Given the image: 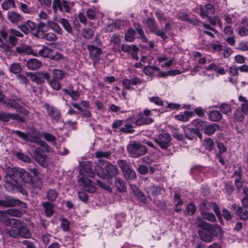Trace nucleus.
<instances>
[{
    "instance_id": "nucleus-1",
    "label": "nucleus",
    "mask_w": 248,
    "mask_h": 248,
    "mask_svg": "<svg viewBox=\"0 0 248 248\" xmlns=\"http://www.w3.org/2000/svg\"><path fill=\"white\" fill-rule=\"evenodd\" d=\"M20 168L7 167L5 170V187L8 190H12L18 185L17 178L19 177Z\"/></svg>"
},
{
    "instance_id": "nucleus-2",
    "label": "nucleus",
    "mask_w": 248,
    "mask_h": 248,
    "mask_svg": "<svg viewBox=\"0 0 248 248\" xmlns=\"http://www.w3.org/2000/svg\"><path fill=\"white\" fill-rule=\"evenodd\" d=\"M127 150L131 157L137 158L144 155L148 149L145 145L139 142H133L128 145Z\"/></svg>"
},
{
    "instance_id": "nucleus-3",
    "label": "nucleus",
    "mask_w": 248,
    "mask_h": 248,
    "mask_svg": "<svg viewBox=\"0 0 248 248\" xmlns=\"http://www.w3.org/2000/svg\"><path fill=\"white\" fill-rule=\"evenodd\" d=\"M33 56H40L44 58H48L54 61L61 60L62 57V55L61 53L58 52H54L52 49L45 46H43L42 48L38 52H34Z\"/></svg>"
},
{
    "instance_id": "nucleus-4",
    "label": "nucleus",
    "mask_w": 248,
    "mask_h": 248,
    "mask_svg": "<svg viewBox=\"0 0 248 248\" xmlns=\"http://www.w3.org/2000/svg\"><path fill=\"white\" fill-rule=\"evenodd\" d=\"M155 144L162 150H167L170 145L171 137L168 133L162 132L154 138Z\"/></svg>"
},
{
    "instance_id": "nucleus-5",
    "label": "nucleus",
    "mask_w": 248,
    "mask_h": 248,
    "mask_svg": "<svg viewBox=\"0 0 248 248\" xmlns=\"http://www.w3.org/2000/svg\"><path fill=\"white\" fill-rule=\"evenodd\" d=\"M3 222L6 226H11L8 231V233L11 237L17 238L19 237V229L21 221L14 218H4Z\"/></svg>"
},
{
    "instance_id": "nucleus-6",
    "label": "nucleus",
    "mask_w": 248,
    "mask_h": 248,
    "mask_svg": "<svg viewBox=\"0 0 248 248\" xmlns=\"http://www.w3.org/2000/svg\"><path fill=\"white\" fill-rule=\"evenodd\" d=\"M145 24L151 32L155 33V35L161 37L163 39L167 38L165 34L163 31L159 30L158 25L154 17H147L145 21Z\"/></svg>"
},
{
    "instance_id": "nucleus-7",
    "label": "nucleus",
    "mask_w": 248,
    "mask_h": 248,
    "mask_svg": "<svg viewBox=\"0 0 248 248\" xmlns=\"http://www.w3.org/2000/svg\"><path fill=\"white\" fill-rule=\"evenodd\" d=\"M200 126L202 127L205 126V122L202 121L198 122L196 124L197 128L184 127L183 130L186 138L188 140H192L194 139L196 136H198L201 139L202 135L197 129V128H200Z\"/></svg>"
},
{
    "instance_id": "nucleus-8",
    "label": "nucleus",
    "mask_w": 248,
    "mask_h": 248,
    "mask_svg": "<svg viewBox=\"0 0 248 248\" xmlns=\"http://www.w3.org/2000/svg\"><path fill=\"white\" fill-rule=\"evenodd\" d=\"M15 206H19L21 208L24 209L27 208L26 203L12 197H8L3 200H0V207H10Z\"/></svg>"
},
{
    "instance_id": "nucleus-9",
    "label": "nucleus",
    "mask_w": 248,
    "mask_h": 248,
    "mask_svg": "<svg viewBox=\"0 0 248 248\" xmlns=\"http://www.w3.org/2000/svg\"><path fill=\"white\" fill-rule=\"evenodd\" d=\"M33 155L36 161L44 167L47 166V155L44 153L43 149L37 147L33 152Z\"/></svg>"
},
{
    "instance_id": "nucleus-10",
    "label": "nucleus",
    "mask_w": 248,
    "mask_h": 248,
    "mask_svg": "<svg viewBox=\"0 0 248 248\" xmlns=\"http://www.w3.org/2000/svg\"><path fill=\"white\" fill-rule=\"evenodd\" d=\"M78 183L83 190L91 193L95 192V187L89 179L83 177L78 180Z\"/></svg>"
},
{
    "instance_id": "nucleus-11",
    "label": "nucleus",
    "mask_w": 248,
    "mask_h": 248,
    "mask_svg": "<svg viewBox=\"0 0 248 248\" xmlns=\"http://www.w3.org/2000/svg\"><path fill=\"white\" fill-rule=\"evenodd\" d=\"M46 109L48 115L53 120L58 122L61 118L60 111L56 108L50 106L48 104L44 105Z\"/></svg>"
},
{
    "instance_id": "nucleus-12",
    "label": "nucleus",
    "mask_w": 248,
    "mask_h": 248,
    "mask_svg": "<svg viewBox=\"0 0 248 248\" xmlns=\"http://www.w3.org/2000/svg\"><path fill=\"white\" fill-rule=\"evenodd\" d=\"M215 230L211 231L207 230H202L199 231V234L201 240L205 242L209 243L212 241L213 236H216L217 234L214 233Z\"/></svg>"
},
{
    "instance_id": "nucleus-13",
    "label": "nucleus",
    "mask_w": 248,
    "mask_h": 248,
    "mask_svg": "<svg viewBox=\"0 0 248 248\" xmlns=\"http://www.w3.org/2000/svg\"><path fill=\"white\" fill-rule=\"evenodd\" d=\"M36 31L34 35L37 38L43 39L47 31V27L43 22H40L37 24Z\"/></svg>"
},
{
    "instance_id": "nucleus-14",
    "label": "nucleus",
    "mask_w": 248,
    "mask_h": 248,
    "mask_svg": "<svg viewBox=\"0 0 248 248\" xmlns=\"http://www.w3.org/2000/svg\"><path fill=\"white\" fill-rule=\"evenodd\" d=\"M7 18L11 23L17 24L22 21L23 16L17 12L9 11L7 13Z\"/></svg>"
},
{
    "instance_id": "nucleus-15",
    "label": "nucleus",
    "mask_w": 248,
    "mask_h": 248,
    "mask_svg": "<svg viewBox=\"0 0 248 248\" xmlns=\"http://www.w3.org/2000/svg\"><path fill=\"white\" fill-rule=\"evenodd\" d=\"M145 190L149 194L157 196L161 194L162 188L160 186H155V185H150L147 186L145 187Z\"/></svg>"
},
{
    "instance_id": "nucleus-16",
    "label": "nucleus",
    "mask_w": 248,
    "mask_h": 248,
    "mask_svg": "<svg viewBox=\"0 0 248 248\" xmlns=\"http://www.w3.org/2000/svg\"><path fill=\"white\" fill-rule=\"evenodd\" d=\"M200 11L202 16H206L208 15H213L215 13V9L213 5L207 4L204 7H201Z\"/></svg>"
},
{
    "instance_id": "nucleus-17",
    "label": "nucleus",
    "mask_w": 248,
    "mask_h": 248,
    "mask_svg": "<svg viewBox=\"0 0 248 248\" xmlns=\"http://www.w3.org/2000/svg\"><path fill=\"white\" fill-rule=\"evenodd\" d=\"M12 108H14L17 111H21L22 106L21 105H25V103L20 98H16L15 100H10L7 104Z\"/></svg>"
},
{
    "instance_id": "nucleus-18",
    "label": "nucleus",
    "mask_w": 248,
    "mask_h": 248,
    "mask_svg": "<svg viewBox=\"0 0 248 248\" xmlns=\"http://www.w3.org/2000/svg\"><path fill=\"white\" fill-rule=\"evenodd\" d=\"M26 65L29 69L34 70L41 66L42 62L37 59H31L27 62Z\"/></svg>"
},
{
    "instance_id": "nucleus-19",
    "label": "nucleus",
    "mask_w": 248,
    "mask_h": 248,
    "mask_svg": "<svg viewBox=\"0 0 248 248\" xmlns=\"http://www.w3.org/2000/svg\"><path fill=\"white\" fill-rule=\"evenodd\" d=\"M16 51L20 55L30 54L33 55L34 52L31 48L27 45H22L16 47Z\"/></svg>"
},
{
    "instance_id": "nucleus-20",
    "label": "nucleus",
    "mask_w": 248,
    "mask_h": 248,
    "mask_svg": "<svg viewBox=\"0 0 248 248\" xmlns=\"http://www.w3.org/2000/svg\"><path fill=\"white\" fill-rule=\"evenodd\" d=\"M105 170L107 175L111 177L116 176L119 172L118 169L116 166L110 163H108L106 165Z\"/></svg>"
},
{
    "instance_id": "nucleus-21",
    "label": "nucleus",
    "mask_w": 248,
    "mask_h": 248,
    "mask_svg": "<svg viewBox=\"0 0 248 248\" xmlns=\"http://www.w3.org/2000/svg\"><path fill=\"white\" fill-rule=\"evenodd\" d=\"M114 186L119 192H124L126 191V186L122 178L116 177L114 180Z\"/></svg>"
},
{
    "instance_id": "nucleus-22",
    "label": "nucleus",
    "mask_w": 248,
    "mask_h": 248,
    "mask_svg": "<svg viewBox=\"0 0 248 248\" xmlns=\"http://www.w3.org/2000/svg\"><path fill=\"white\" fill-rule=\"evenodd\" d=\"M42 206L46 216L47 217L52 216L54 214V204L48 202H45L42 203Z\"/></svg>"
},
{
    "instance_id": "nucleus-23",
    "label": "nucleus",
    "mask_w": 248,
    "mask_h": 248,
    "mask_svg": "<svg viewBox=\"0 0 248 248\" xmlns=\"http://www.w3.org/2000/svg\"><path fill=\"white\" fill-rule=\"evenodd\" d=\"M238 101L241 103L240 110L246 115H248V100L245 97L241 95L238 97Z\"/></svg>"
},
{
    "instance_id": "nucleus-24",
    "label": "nucleus",
    "mask_w": 248,
    "mask_h": 248,
    "mask_svg": "<svg viewBox=\"0 0 248 248\" xmlns=\"http://www.w3.org/2000/svg\"><path fill=\"white\" fill-rule=\"evenodd\" d=\"M19 177L23 182L26 183H30L32 180V178L29 172L23 169H20Z\"/></svg>"
},
{
    "instance_id": "nucleus-25",
    "label": "nucleus",
    "mask_w": 248,
    "mask_h": 248,
    "mask_svg": "<svg viewBox=\"0 0 248 248\" xmlns=\"http://www.w3.org/2000/svg\"><path fill=\"white\" fill-rule=\"evenodd\" d=\"M20 118L19 115L10 113L0 112V120L3 122H8L10 119L13 120H18Z\"/></svg>"
},
{
    "instance_id": "nucleus-26",
    "label": "nucleus",
    "mask_w": 248,
    "mask_h": 248,
    "mask_svg": "<svg viewBox=\"0 0 248 248\" xmlns=\"http://www.w3.org/2000/svg\"><path fill=\"white\" fill-rule=\"evenodd\" d=\"M87 48L90 52L92 58L93 59L97 58L102 53L101 48L93 45L88 46Z\"/></svg>"
},
{
    "instance_id": "nucleus-27",
    "label": "nucleus",
    "mask_w": 248,
    "mask_h": 248,
    "mask_svg": "<svg viewBox=\"0 0 248 248\" xmlns=\"http://www.w3.org/2000/svg\"><path fill=\"white\" fill-rule=\"evenodd\" d=\"M65 93L69 95L73 100L77 101L79 97V93L78 91H74L71 87L68 89H63Z\"/></svg>"
},
{
    "instance_id": "nucleus-28",
    "label": "nucleus",
    "mask_w": 248,
    "mask_h": 248,
    "mask_svg": "<svg viewBox=\"0 0 248 248\" xmlns=\"http://www.w3.org/2000/svg\"><path fill=\"white\" fill-rule=\"evenodd\" d=\"M134 27L140 35V38L142 40V41L143 42H147L148 39L144 34V31L140 24L139 23H135L134 24Z\"/></svg>"
},
{
    "instance_id": "nucleus-29",
    "label": "nucleus",
    "mask_w": 248,
    "mask_h": 248,
    "mask_svg": "<svg viewBox=\"0 0 248 248\" xmlns=\"http://www.w3.org/2000/svg\"><path fill=\"white\" fill-rule=\"evenodd\" d=\"M193 115V113L191 111H186L184 114H181L175 116L176 119L183 122L188 121L189 118Z\"/></svg>"
},
{
    "instance_id": "nucleus-30",
    "label": "nucleus",
    "mask_w": 248,
    "mask_h": 248,
    "mask_svg": "<svg viewBox=\"0 0 248 248\" xmlns=\"http://www.w3.org/2000/svg\"><path fill=\"white\" fill-rule=\"evenodd\" d=\"M222 118L221 113L218 110L211 111L209 113V118L212 121L218 122Z\"/></svg>"
},
{
    "instance_id": "nucleus-31",
    "label": "nucleus",
    "mask_w": 248,
    "mask_h": 248,
    "mask_svg": "<svg viewBox=\"0 0 248 248\" xmlns=\"http://www.w3.org/2000/svg\"><path fill=\"white\" fill-rule=\"evenodd\" d=\"M123 172L126 179L131 180L136 179L137 178L136 173L132 168H128L127 170H125Z\"/></svg>"
},
{
    "instance_id": "nucleus-32",
    "label": "nucleus",
    "mask_w": 248,
    "mask_h": 248,
    "mask_svg": "<svg viewBox=\"0 0 248 248\" xmlns=\"http://www.w3.org/2000/svg\"><path fill=\"white\" fill-rule=\"evenodd\" d=\"M136 32L135 30L132 28L129 29L124 35V39L126 41L132 42L135 38Z\"/></svg>"
},
{
    "instance_id": "nucleus-33",
    "label": "nucleus",
    "mask_w": 248,
    "mask_h": 248,
    "mask_svg": "<svg viewBox=\"0 0 248 248\" xmlns=\"http://www.w3.org/2000/svg\"><path fill=\"white\" fill-rule=\"evenodd\" d=\"M121 49L123 52L128 53H130L132 51H139V48L135 45L123 44L121 46Z\"/></svg>"
},
{
    "instance_id": "nucleus-34",
    "label": "nucleus",
    "mask_w": 248,
    "mask_h": 248,
    "mask_svg": "<svg viewBox=\"0 0 248 248\" xmlns=\"http://www.w3.org/2000/svg\"><path fill=\"white\" fill-rule=\"evenodd\" d=\"M47 23L48 27L51 28L55 32L60 35L62 34V31L57 23L51 20H48Z\"/></svg>"
},
{
    "instance_id": "nucleus-35",
    "label": "nucleus",
    "mask_w": 248,
    "mask_h": 248,
    "mask_svg": "<svg viewBox=\"0 0 248 248\" xmlns=\"http://www.w3.org/2000/svg\"><path fill=\"white\" fill-rule=\"evenodd\" d=\"M19 236L25 238H29L31 236V233L29 230L26 227L22 226L21 223L20 224L19 229Z\"/></svg>"
},
{
    "instance_id": "nucleus-36",
    "label": "nucleus",
    "mask_w": 248,
    "mask_h": 248,
    "mask_svg": "<svg viewBox=\"0 0 248 248\" xmlns=\"http://www.w3.org/2000/svg\"><path fill=\"white\" fill-rule=\"evenodd\" d=\"M245 115L242 110L237 109L233 113V119L238 122H243L245 118Z\"/></svg>"
},
{
    "instance_id": "nucleus-37",
    "label": "nucleus",
    "mask_w": 248,
    "mask_h": 248,
    "mask_svg": "<svg viewBox=\"0 0 248 248\" xmlns=\"http://www.w3.org/2000/svg\"><path fill=\"white\" fill-rule=\"evenodd\" d=\"M159 68L155 66H147L143 68L144 73L147 76H153L155 71H159Z\"/></svg>"
},
{
    "instance_id": "nucleus-38",
    "label": "nucleus",
    "mask_w": 248,
    "mask_h": 248,
    "mask_svg": "<svg viewBox=\"0 0 248 248\" xmlns=\"http://www.w3.org/2000/svg\"><path fill=\"white\" fill-rule=\"evenodd\" d=\"M27 76L29 77L32 81L38 84H41L44 81V80H42L39 73L35 74L28 73L27 74Z\"/></svg>"
},
{
    "instance_id": "nucleus-39",
    "label": "nucleus",
    "mask_w": 248,
    "mask_h": 248,
    "mask_svg": "<svg viewBox=\"0 0 248 248\" xmlns=\"http://www.w3.org/2000/svg\"><path fill=\"white\" fill-rule=\"evenodd\" d=\"M2 8L4 10H8L16 7L14 0H5L1 3Z\"/></svg>"
},
{
    "instance_id": "nucleus-40",
    "label": "nucleus",
    "mask_w": 248,
    "mask_h": 248,
    "mask_svg": "<svg viewBox=\"0 0 248 248\" xmlns=\"http://www.w3.org/2000/svg\"><path fill=\"white\" fill-rule=\"evenodd\" d=\"M53 78L58 80H62L64 77L65 74L60 69H54L52 72Z\"/></svg>"
},
{
    "instance_id": "nucleus-41",
    "label": "nucleus",
    "mask_w": 248,
    "mask_h": 248,
    "mask_svg": "<svg viewBox=\"0 0 248 248\" xmlns=\"http://www.w3.org/2000/svg\"><path fill=\"white\" fill-rule=\"evenodd\" d=\"M217 128H218V125L217 124H213L205 126L204 132L207 135H211L215 132Z\"/></svg>"
},
{
    "instance_id": "nucleus-42",
    "label": "nucleus",
    "mask_w": 248,
    "mask_h": 248,
    "mask_svg": "<svg viewBox=\"0 0 248 248\" xmlns=\"http://www.w3.org/2000/svg\"><path fill=\"white\" fill-rule=\"evenodd\" d=\"M236 214L241 219L247 220L248 218V211L243 207H239Z\"/></svg>"
},
{
    "instance_id": "nucleus-43",
    "label": "nucleus",
    "mask_w": 248,
    "mask_h": 248,
    "mask_svg": "<svg viewBox=\"0 0 248 248\" xmlns=\"http://www.w3.org/2000/svg\"><path fill=\"white\" fill-rule=\"evenodd\" d=\"M153 120L150 118H144L141 117L138 119L136 121V124L139 126L143 124H148L153 123Z\"/></svg>"
},
{
    "instance_id": "nucleus-44",
    "label": "nucleus",
    "mask_w": 248,
    "mask_h": 248,
    "mask_svg": "<svg viewBox=\"0 0 248 248\" xmlns=\"http://www.w3.org/2000/svg\"><path fill=\"white\" fill-rule=\"evenodd\" d=\"M4 213L7 214L10 216L16 217H20L22 215V213L20 211L15 208L9 209L4 211Z\"/></svg>"
},
{
    "instance_id": "nucleus-45",
    "label": "nucleus",
    "mask_w": 248,
    "mask_h": 248,
    "mask_svg": "<svg viewBox=\"0 0 248 248\" xmlns=\"http://www.w3.org/2000/svg\"><path fill=\"white\" fill-rule=\"evenodd\" d=\"M9 69L11 73L15 74H17L22 71L20 64L17 62L12 63Z\"/></svg>"
},
{
    "instance_id": "nucleus-46",
    "label": "nucleus",
    "mask_w": 248,
    "mask_h": 248,
    "mask_svg": "<svg viewBox=\"0 0 248 248\" xmlns=\"http://www.w3.org/2000/svg\"><path fill=\"white\" fill-rule=\"evenodd\" d=\"M176 17L179 20L182 21H188L191 23H193L194 21L188 18V15L183 12H179L176 15Z\"/></svg>"
},
{
    "instance_id": "nucleus-47",
    "label": "nucleus",
    "mask_w": 248,
    "mask_h": 248,
    "mask_svg": "<svg viewBox=\"0 0 248 248\" xmlns=\"http://www.w3.org/2000/svg\"><path fill=\"white\" fill-rule=\"evenodd\" d=\"M134 131L133 126L130 124H127L119 128V132L124 133H132Z\"/></svg>"
},
{
    "instance_id": "nucleus-48",
    "label": "nucleus",
    "mask_w": 248,
    "mask_h": 248,
    "mask_svg": "<svg viewBox=\"0 0 248 248\" xmlns=\"http://www.w3.org/2000/svg\"><path fill=\"white\" fill-rule=\"evenodd\" d=\"M82 34L84 38L90 39L93 37L94 31L90 28L84 29L82 30Z\"/></svg>"
},
{
    "instance_id": "nucleus-49",
    "label": "nucleus",
    "mask_w": 248,
    "mask_h": 248,
    "mask_svg": "<svg viewBox=\"0 0 248 248\" xmlns=\"http://www.w3.org/2000/svg\"><path fill=\"white\" fill-rule=\"evenodd\" d=\"M48 200L50 201H54L58 197V193L54 189H49L46 194Z\"/></svg>"
},
{
    "instance_id": "nucleus-50",
    "label": "nucleus",
    "mask_w": 248,
    "mask_h": 248,
    "mask_svg": "<svg viewBox=\"0 0 248 248\" xmlns=\"http://www.w3.org/2000/svg\"><path fill=\"white\" fill-rule=\"evenodd\" d=\"M43 136L46 141L51 142L53 145H55L56 144L55 141L56 138L52 134L44 132L43 133Z\"/></svg>"
},
{
    "instance_id": "nucleus-51",
    "label": "nucleus",
    "mask_w": 248,
    "mask_h": 248,
    "mask_svg": "<svg viewBox=\"0 0 248 248\" xmlns=\"http://www.w3.org/2000/svg\"><path fill=\"white\" fill-rule=\"evenodd\" d=\"M43 39H46L48 41L54 42L58 40V37L53 32H48L46 33L45 37H43Z\"/></svg>"
},
{
    "instance_id": "nucleus-52",
    "label": "nucleus",
    "mask_w": 248,
    "mask_h": 248,
    "mask_svg": "<svg viewBox=\"0 0 248 248\" xmlns=\"http://www.w3.org/2000/svg\"><path fill=\"white\" fill-rule=\"evenodd\" d=\"M219 109L225 114H227L232 111V108L230 105L226 103H222L219 107Z\"/></svg>"
},
{
    "instance_id": "nucleus-53",
    "label": "nucleus",
    "mask_w": 248,
    "mask_h": 248,
    "mask_svg": "<svg viewBox=\"0 0 248 248\" xmlns=\"http://www.w3.org/2000/svg\"><path fill=\"white\" fill-rule=\"evenodd\" d=\"M16 156L17 157V158L22 161L29 163L31 161V158L27 155L20 153V152H17L16 153Z\"/></svg>"
},
{
    "instance_id": "nucleus-54",
    "label": "nucleus",
    "mask_w": 248,
    "mask_h": 248,
    "mask_svg": "<svg viewBox=\"0 0 248 248\" xmlns=\"http://www.w3.org/2000/svg\"><path fill=\"white\" fill-rule=\"evenodd\" d=\"M13 134H15L16 136H18L19 137L22 138L23 140H24L26 141H29L30 138L28 134L22 132L19 130H16L14 131L13 132Z\"/></svg>"
},
{
    "instance_id": "nucleus-55",
    "label": "nucleus",
    "mask_w": 248,
    "mask_h": 248,
    "mask_svg": "<svg viewBox=\"0 0 248 248\" xmlns=\"http://www.w3.org/2000/svg\"><path fill=\"white\" fill-rule=\"evenodd\" d=\"M202 217L203 219L208 220L211 222H214L216 221V217L215 215L213 213H209L207 212H204L202 213Z\"/></svg>"
},
{
    "instance_id": "nucleus-56",
    "label": "nucleus",
    "mask_w": 248,
    "mask_h": 248,
    "mask_svg": "<svg viewBox=\"0 0 248 248\" xmlns=\"http://www.w3.org/2000/svg\"><path fill=\"white\" fill-rule=\"evenodd\" d=\"M59 80L52 78L49 81V85L55 90H59L61 88V84L59 81Z\"/></svg>"
},
{
    "instance_id": "nucleus-57",
    "label": "nucleus",
    "mask_w": 248,
    "mask_h": 248,
    "mask_svg": "<svg viewBox=\"0 0 248 248\" xmlns=\"http://www.w3.org/2000/svg\"><path fill=\"white\" fill-rule=\"evenodd\" d=\"M120 29V25L117 23H112L107 26L106 29V32H113L116 29Z\"/></svg>"
},
{
    "instance_id": "nucleus-58",
    "label": "nucleus",
    "mask_w": 248,
    "mask_h": 248,
    "mask_svg": "<svg viewBox=\"0 0 248 248\" xmlns=\"http://www.w3.org/2000/svg\"><path fill=\"white\" fill-rule=\"evenodd\" d=\"M27 26L28 27L29 32H31L33 35L36 31L37 24L30 20L27 21Z\"/></svg>"
},
{
    "instance_id": "nucleus-59",
    "label": "nucleus",
    "mask_w": 248,
    "mask_h": 248,
    "mask_svg": "<svg viewBox=\"0 0 248 248\" xmlns=\"http://www.w3.org/2000/svg\"><path fill=\"white\" fill-rule=\"evenodd\" d=\"M32 187L36 188L38 189H41L43 186V183L40 178H37L32 180V182H30Z\"/></svg>"
},
{
    "instance_id": "nucleus-60",
    "label": "nucleus",
    "mask_w": 248,
    "mask_h": 248,
    "mask_svg": "<svg viewBox=\"0 0 248 248\" xmlns=\"http://www.w3.org/2000/svg\"><path fill=\"white\" fill-rule=\"evenodd\" d=\"M61 23L64 29L68 32L71 33L72 32V28L69 23L68 21L62 18L61 20Z\"/></svg>"
},
{
    "instance_id": "nucleus-61",
    "label": "nucleus",
    "mask_w": 248,
    "mask_h": 248,
    "mask_svg": "<svg viewBox=\"0 0 248 248\" xmlns=\"http://www.w3.org/2000/svg\"><path fill=\"white\" fill-rule=\"evenodd\" d=\"M30 138L29 141L31 142H35L40 137V133L37 131H34L31 133L28 134Z\"/></svg>"
},
{
    "instance_id": "nucleus-62",
    "label": "nucleus",
    "mask_w": 248,
    "mask_h": 248,
    "mask_svg": "<svg viewBox=\"0 0 248 248\" xmlns=\"http://www.w3.org/2000/svg\"><path fill=\"white\" fill-rule=\"evenodd\" d=\"M204 145L205 148L210 151L213 150L214 148V142L213 140L211 139H205L204 141Z\"/></svg>"
},
{
    "instance_id": "nucleus-63",
    "label": "nucleus",
    "mask_w": 248,
    "mask_h": 248,
    "mask_svg": "<svg viewBox=\"0 0 248 248\" xmlns=\"http://www.w3.org/2000/svg\"><path fill=\"white\" fill-rule=\"evenodd\" d=\"M82 169L83 170L86 172L90 177H92L93 176V173L92 172V169L89 163H85L82 167Z\"/></svg>"
},
{
    "instance_id": "nucleus-64",
    "label": "nucleus",
    "mask_w": 248,
    "mask_h": 248,
    "mask_svg": "<svg viewBox=\"0 0 248 248\" xmlns=\"http://www.w3.org/2000/svg\"><path fill=\"white\" fill-rule=\"evenodd\" d=\"M123 125V121L122 120H116L112 124V126L115 132H119L120 127Z\"/></svg>"
}]
</instances>
